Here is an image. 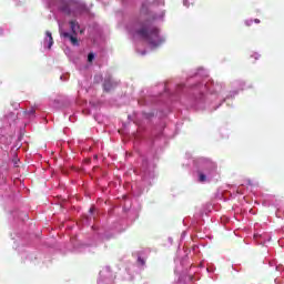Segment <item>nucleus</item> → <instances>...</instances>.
<instances>
[{"label":"nucleus","instance_id":"3","mask_svg":"<svg viewBox=\"0 0 284 284\" xmlns=\"http://www.w3.org/2000/svg\"><path fill=\"white\" fill-rule=\"evenodd\" d=\"M116 85H119V82L112 80V77L109 75L104 80L103 90H104V92H112V90H114V88H116Z\"/></svg>","mask_w":284,"mask_h":284},{"label":"nucleus","instance_id":"8","mask_svg":"<svg viewBox=\"0 0 284 284\" xmlns=\"http://www.w3.org/2000/svg\"><path fill=\"white\" fill-rule=\"evenodd\" d=\"M34 112H37V111L34 110V108H31V109H29V110L27 111V114H28L29 116H32V115L34 114Z\"/></svg>","mask_w":284,"mask_h":284},{"label":"nucleus","instance_id":"1","mask_svg":"<svg viewBox=\"0 0 284 284\" xmlns=\"http://www.w3.org/2000/svg\"><path fill=\"white\" fill-rule=\"evenodd\" d=\"M138 34L142 37L152 48H159L165 39L161 38L159 34V28L152 27L150 22H145L144 26L138 30Z\"/></svg>","mask_w":284,"mask_h":284},{"label":"nucleus","instance_id":"11","mask_svg":"<svg viewBox=\"0 0 284 284\" xmlns=\"http://www.w3.org/2000/svg\"><path fill=\"white\" fill-rule=\"evenodd\" d=\"M254 23H261V20L254 19Z\"/></svg>","mask_w":284,"mask_h":284},{"label":"nucleus","instance_id":"5","mask_svg":"<svg viewBox=\"0 0 284 284\" xmlns=\"http://www.w3.org/2000/svg\"><path fill=\"white\" fill-rule=\"evenodd\" d=\"M199 181H200V183H205V181H207V178L205 176V174L200 173L199 174Z\"/></svg>","mask_w":284,"mask_h":284},{"label":"nucleus","instance_id":"12","mask_svg":"<svg viewBox=\"0 0 284 284\" xmlns=\"http://www.w3.org/2000/svg\"><path fill=\"white\" fill-rule=\"evenodd\" d=\"M89 212L92 214V212H94V207H91Z\"/></svg>","mask_w":284,"mask_h":284},{"label":"nucleus","instance_id":"6","mask_svg":"<svg viewBox=\"0 0 284 284\" xmlns=\"http://www.w3.org/2000/svg\"><path fill=\"white\" fill-rule=\"evenodd\" d=\"M62 12H64L65 14H70V7L63 6L62 7Z\"/></svg>","mask_w":284,"mask_h":284},{"label":"nucleus","instance_id":"9","mask_svg":"<svg viewBox=\"0 0 284 284\" xmlns=\"http://www.w3.org/2000/svg\"><path fill=\"white\" fill-rule=\"evenodd\" d=\"M138 263H140V265H145V260L138 257Z\"/></svg>","mask_w":284,"mask_h":284},{"label":"nucleus","instance_id":"2","mask_svg":"<svg viewBox=\"0 0 284 284\" xmlns=\"http://www.w3.org/2000/svg\"><path fill=\"white\" fill-rule=\"evenodd\" d=\"M71 33L63 31V29H60V37L64 39V41H70L73 45H79V39L77 38V32L81 29V26H79V22L77 20H71L69 22Z\"/></svg>","mask_w":284,"mask_h":284},{"label":"nucleus","instance_id":"4","mask_svg":"<svg viewBox=\"0 0 284 284\" xmlns=\"http://www.w3.org/2000/svg\"><path fill=\"white\" fill-rule=\"evenodd\" d=\"M47 38L44 39V45L48 44V49L52 48L54 45V39L52 38V32L47 31L45 32Z\"/></svg>","mask_w":284,"mask_h":284},{"label":"nucleus","instance_id":"10","mask_svg":"<svg viewBox=\"0 0 284 284\" xmlns=\"http://www.w3.org/2000/svg\"><path fill=\"white\" fill-rule=\"evenodd\" d=\"M252 23H254L253 20H247V21H246V26H252Z\"/></svg>","mask_w":284,"mask_h":284},{"label":"nucleus","instance_id":"7","mask_svg":"<svg viewBox=\"0 0 284 284\" xmlns=\"http://www.w3.org/2000/svg\"><path fill=\"white\" fill-rule=\"evenodd\" d=\"M88 61H89V63H92V61H94V53L88 54Z\"/></svg>","mask_w":284,"mask_h":284}]
</instances>
